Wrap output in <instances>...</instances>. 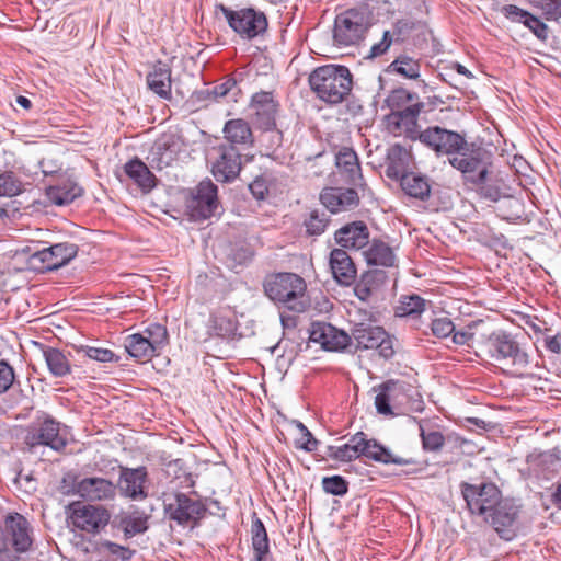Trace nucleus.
I'll return each mask as SVG.
<instances>
[{
  "instance_id": "f257e3e1",
  "label": "nucleus",
  "mask_w": 561,
  "mask_h": 561,
  "mask_svg": "<svg viewBox=\"0 0 561 561\" xmlns=\"http://www.w3.org/2000/svg\"><path fill=\"white\" fill-rule=\"evenodd\" d=\"M420 140L439 153H456L450 159V164L466 174V179L474 184H482L486 181L488 168L483 163L488 151L483 148L471 145L466 147L463 137L438 126L430 127L420 134Z\"/></svg>"
},
{
  "instance_id": "f03ea898",
  "label": "nucleus",
  "mask_w": 561,
  "mask_h": 561,
  "mask_svg": "<svg viewBox=\"0 0 561 561\" xmlns=\"http://www.w3.org/2000/svg\"><path fill=\"white\" fill-rule=\"evenodd\" d=\"M309 84L320 100L339 104L351 93L353 78L347 67L325 65L310 73Z\"/></svg>"
},
{
  "instance_id": "7ed1b4c3",
  "label": "nucleus",
  "mask_w": 561,
  "mask_h": 561,
  "mask_svg": "<svg viewBox=\"0 0 561 561\" xmlns=\"http://www.w3.org/2000/svg\"><path fill=\"white\" fill-rule=\"evenodd\" d=\"M266 296L284 305L295 312H304L307 308L305 294L306 282L295 273H277L268 275L263 284Z\"/></svg>"
},
{
  "instance_id": "20e7f679",
  "label": "nucleus",
  "mask_w": 561,
  "mask_h": 561,
  "mask_svg": "<svg viewBox=\"0 0 561 561\" xmlns=\"http://www.w3.org/2000/svg\"><path fill=\"white\" fill-rule=\"evenodd\" d=\"M215 13H221L232 31L243 39H253L267 30L266 15L253 8L231 9L219 3L215 7Z\"/></svg>"
},
{
  "instance_id": "39448f33",
  "label": "nucleus",
  "mask_w": 561,
  "mask_h": 561,
  "mask_svg": "<svg viewBox=\"0 0 561 561\" xmlns=\"http://www.w3.org/2000/svg\"><path fill=\"white\" fill-rule=\"evenodd\" d=\"M60 490L64 494H78L89 501L113 500L116 495V486L110 480L99 477L78 480L72 472L64 476Z\"/></svg>"
},
{
  "instance_id": "423d86ee",
  "label": "nucleus",
  "mask_w": 561,
  "mask_h": 561,
  "mask_svg": "<svg viewBox=\"0 0 561 561\" xmlns=\"http://www.w3.org/2000/svg\"><path fill=\"white\" fill-rule=\"evenodd\" d=\"M66 513L69 525L92 535L100 533L111 518L106 508L81 502L70 503L66 507Z\"/></svg>"
},
{
  "instance_id": "0eeeda50",
  "label": "nucleus",
  "mask_w": 561,
  "mask_h": 561,
  "mask_svg": "<svg viewBox=\"0 0 561 561\" xmlns=\"http://www.w3.org/2000/svg\"><path fill=\"white\" fill-rule=\"evenodd\" d=\"M164 510L171 520L185 526L197 525L206 514V506L201 500L184 493H175L164 500Z\"/></svg>"
},
{
  "instance_id": "6e6552de",
  "label": "nucleus",
  "mask_w": 561,
  "mask_h": 561,
  "mask_svg": "<svg viewBox=\"0 0 561 561\" xmlns=\"http://www.w3.org/2000/svg\"><path fill=\"white\" fill-rule=\"evenodd\" d=\"M350 336L352 341L356 343V348H376L379 355L386 359L392 357L394 354L392 340L381 327L356 323Z\"/></svg>"
},
{
  "instance_id": "1a4fd4ad",
  "label": "nucleus",
  "mask_w": 561,
  "mask_h": 561,
  "mask_svg": "<svg viewBox=\"0 0 561 561\" xmlns=\"http://www.w3.org/2000/svg\"><path fill=\"white\" fill-rule=\"evenodd\" d=\"M365 15L357 10H347L335 18L333 38L340 46L358 44L367 32Z\"/></svg>"
},
{
  "instance_id": "9d476101",
  "label": "nucleus",
  "mask_w": 561,
  "mask_h": 561,
  "mask_svg": "<svg viewBox=\"0 0 561 561\" xmlns=\"http://www.w3.org/2000/svg\"><path fill=\"white\" fill-rule=\"evenodd\" d=\"M216 157L211 164V172L219 182L233 181L241 171V153L234 146L221 144L214 149Z\"/></svg>"
},
{
  "instance_id": "9b49d317",
  "label": "nucleus",
  "mask_w": 561,
  "mask_h": 561,
  "mask_svg": "<svg viewBox=\"0 0 561 561\" xmlns=\"http://www.w3.org/2000/svg\"><path fill=\"white\" fill-rule=\"evenodd\" d=\"M188 208L196 219H206L215 215L219 208L217 186L210 180L202 181L193 192Z\"/></svg>"
},
{
  "instance_id": "f8f14e48",
  "label": "nucleus",
  "mask_w": 561,
  "mask_h": 561,
  "mask_svg": "<svg viewBox=\"0 0 561 561\" xmlns=\"http://www.w3.org/2000/svg\"><path fill=\"white\" fill-rule=\"evenodd\" d=\"M519 506L514 500H503L493 507V530L505 541L515 538L518 530Z\"/></svg>"
},
{
  "instance_id": "ddd939ff",
  "label": "nucleus",
  "mask_w": 561,
  "mask_h": 561,
  "mask_svg": "<svg viewBox=\"0 0 561 561\" xmlns=\"http://www.w3.org/2000/svg\"><path fill=\"white\" fill-rule=\"evenodd\" d=\"M25 442L31 447L45 445L56 451L64 449L67 445V438L60 432V424L53 419H46L37 427L32 428Z\"/></svg>"
},
{
  "instance_id": "4468645a",
  "label": "nucleus",
  "mask_w": 561,
  "mask_h": 561,
  "mask_svg": "<svg viewBox=\"0 0 561 561\" xmlns=\"http://www.w3.org/2000/svg\"><path fill=\"white\" fill-rule=\"evenodd\" d=\"M0 530L9 539V547H12L16 552H25L31 548L30 523L23 515L19 513L9 514L5 517L4 527Z\"/></svg>"
},
{
  "instance_id": "2eb2a0df",
  "label": "nucleus",
  "mask_w": 561,
  "mask_h": 561,
  "mask_svg": "<svg viewBox=\"0 0 561 561\" xmlns=\"http://www.w3.org/2000/svg\"><path fill=\"white\" fill-rule=\"evenodd\" d=\"M310 340L319 343L323 350L336 352L348 346L352 337L330 323L317 322L312 324Z\"/></svg>"
},
{
  "instance_id": "dca6fc26",
  "label": "nucleus",
  "mask_w": 561,
  "mask_h": 561,
  "mask_svg": "<svg viewBox=\"0 0 561 561\" xmlns=\"http://www.w3.org/2000/svg\"><path fill=\"white\" fill-rule=\"evenodd\" d=\"M147 469L138 468H121L119 488L122 493L133 500H142L147 497L145 483L147 481Z\"/></svg>"
},
{
  "instance_id": "f3484780",
  "label": "nucleus",
  "mask_w": 561,
  "mask_h": 561,
  "mask_svg": "<svg viewBox=\"0 0 561 561\" xmlns=\"http://www.w3.org/2000/svg\"><path fill=\"white\" fill-rule=\"evenodd\" d=\"M320 199L331 213L350 210L359 203L358 194L354 188L343 187H329L323 190Z\"/></svg>"
},
{
  "instance_id": "a211bd4d",
  "label": "nucleus",
  "mask_w": 561,
  "mask_h": 561,
  "mask_svg": "<svg viewBox=\"0 0 561 561\" xmlns=\"http://www.w3.org/2000/svg\"><path fill=\"white\" fill-rule=\"evenodd\" d=\"M334 239L343 249L359 250L369 244V230L365 222L353 221L336 230Z\"/></svg>"
},
{
  "instance_id": "6ab92c4d",
  "label": "nucleus",
  "mask_w": 561,
  "mask_h": 561,
  "mask_svg": "<svg viewBox=\"0 0 561 561\" xmlns=\"http://www.w3.org/2000/svg\"><path fill=\"white\" fill-rule=\"evenodd\" d=\"M493 359L497 363L496 366L506 371L508 368L516 364L526 363V354L520 352L517 344L507 335H499L495 343V354ZM493 366L495 364L493 363Z\"/></svg>"
},
{
  "instance_id": "aec40b11",
  "label": "nucleus",
  "mask_w": 561,
  "mask_h": 561,
  "mask_svg": "<svg viewBox=\"0 0 561 561\" xmlns=\"http://www.w3.org/2000/svg\"><path fill=\"white\" fill-rule=\"evenodd\" d=\"M335 164L344 181L351 185L362 186L363 174L357 153L351 148H342L335 156Z\"/></svg>"
},
{
  "instance_id": "412c9836",
  "label": "nucleus",
  "mask_w": 561,
  "mask_h": 561,
  "mask_svg": "<svg viewBox=\"0 0 561 561\" xmlns=\"http://www.w3.org/2000/svg\"><path fill=\"white\" fill-rule=\"evenodd\" d=\"M330 268L334 279L343 286L353 284L356 278L355 264L344 249H333L331 251Z\"/></svg>"
},
{
  "instance_id": "4be33fe9",
  "label": "nucleus",
  "mask_w": 561,
  "mask_h": 561,
  "mask_svg": "<svg viewBox=\"0 0 561 561\" xmlns=\"http://www.w3.org/2000/svg\"><path fill=\"white\" fill-rule=\"evenodd\" d=\"M388 274L381 268H370L362 274L359 280L355 284L354 294L362 301H368L386 285Z\"/></svg>"
},
{
  "instance_id": "5701e85b",
  "label": "nucleus",
  "mask_w": 561,
  "mask_h": 561,
  "mask_svg": "<svg viewBox=\"0 0 561 561\" xmlns=\"http://www.w3.org/2000/svg\"><path fill=\"white\" fill-rule=\"evenodd\" d=\"M486 488V484H481L480 486L469 483L462 484V495L467 502L468 508L472 514L483 516L485 522L491 511V501L485 491Z\"/></svg>"
},
{
  "instance_id": "b1692460",
  "label": "nucleus",
  "mask_w": 561,
  "mask_h": 561,
  "mask_svg": "<svg viewBox=\"0 0 561 561\" xmlns=\"http://www.w3.org/2000/svg\"><path fill=\"white\" fill-rule=\"evenodd\" d=\"M237 328V318L230 309H220L214 312L209 318L208 332L213 336L222 339L233 337Z\"/></svg>"
},
{
  "instance_id": "393cba45",
  "label": "nucleus",
  "mask_w": 561,
  "mask_h": 561,
  "mask_svg": "<svg viewBox=\"0 0 561 561\" xmlns=\"http://www.w3.org/2000/svg\"><path fill=\"white\" fill-rule=\"evenodd\" d=\"M147 84L151 91L163 99H170L171 94V69L170 67L158 61L147 76Z\"/></svg>"
},
{
  "instance_id": "a878e982",
  "label": "nucleus",
  "mask_w": 561,
  "mask_h": 561,
  "mask_svg": "<svg viewBox=\"0 0 561 561\" xmlns=\"http://www.w3.org/2000/svg\"><path fill=\"white\" fill-rule=\"evenodd\" d=\"M224 137L229 142L228 146L241 145L252 146L253 134L248 122L242 118L229 119L224 126Z\"/></svg>"
},
{
  "instance_id": "bb28decb",
  "label": "nucleus",
  "mask_w": 561,
  "mask_h": 561,
  "mask_svg": "<svg viewBox=\"0 0 561 561\" xmlns=\"http://www.w3.org/2000/svg\"><path fill=\"white\" fill-rule=\"evenodd\" d=\"M410 163V154L401 145H393L388 150L386 175L393 180H401Z\"/></svg>"
},
{
  "instance_id": "cd10ccee",
  "label": "nucleus",
  "mask_w": 561,
  "mask_h": 561,
  "mask_svg": "<svg viewBox=\"0 0 561 561\" xmlns=\"http://www.w3.org/2000/svg\"><path fill=\"white\" fill-rule=\"evenodd\" d=\"M126 175L134 181L142 192H149L156 186V176L138 158L128 161L124 167Z\"/></svg>"
},
{
  "instance_id": "c85d7f7f",
  "label": "nucleus",
  "mask_w": 561,
  "mask_h": 561,
  "mask_svg": "<svg viewBox=\"0 0 561 561\" xmlns=\"http://www.w3.org/2000/svg\"><path fill=\"white\" fill-rule=\"evenodd\" d=\"M400 394H403V385L399 381L388 380L380 386V392L375 398V405L380 414H393L391 403L396 404Z\"/></svg>"
},
{
  "instance_id": "c756f323",
  "label": "nucleus",
  "mask_w": 561,
  "mask_h": 561,
  "mask_svg": "<svg viewBox=\"0 0 561 561\" xmlns=\"http://www.w3.org/2000/svg\"><path fill=\"white\" fill-rule=\"evenodd\" d=\"M364 255L370 266L392 267L396 265L392 248L381 240H373Z\"/></svg>"
},
{
  "instance_id": "7c9ffc66",
  "label": "nucleus",
  "mask_w": 561,
  "mask_h": 561,
  "mask_svg": "<svg viewBox=\"0 0 561 561\" xmlns=\"http://www.w3.org/2000/svg\"><path fill=\"white\" fill-rule=\"evenodd\" d=\"M363 432L353 435L350 440L341 446H329L327 456L331 459L348 462L362 456Z\"/></svg>"
},
{
  "instance_id": "2f4dec72",
  "label": "nucleus",
  "mask_w": 561,
  "mask_h": 561,
  "mask_svg": "<svg viewBox=\"0 0 561 561\" xmlns=\"http://www.w3.org/2000/svg\"><path fill=\"white\" fill-rule=\"evenodd\" d=\"M82 188L75 182L67 180L46 190L47 198L57 206H65L81 196Z\"/></svg>"
},
{
  "instance_id": "473e14b6",
  "label": "nucleus",
  "mask_w": 561,
  "mask_h": 561,
  "mask_svg": "<svg viewBox=\"0 0 561 561\" xmlns=\"http://www.w3.org/2000/svg\"><path fill=\"white\" fill-rule=\"evenodd\" d=\"M400 185L403 192L410 197L421 201H425L430 197L431 185L428 180L423 175L410 172L402 176Z\"/></svg>"
},
{
  "instance_id": "72a5a7b5",
  "label": "nucleus",
  "mask_w": 561,
  "mask_h": 561,
  "mask_svg": "<svg viewBox=\"0 0 561 561\" xmlns=\"http://www.w3.org/2000/svg\"><path fill=\"white\" fill-rule=\"evenodd\" d=\"M251 534L254 561H270L271 558L267 531L260 518H255L252 522Z\"/></svg>"
},
{
  "instance_id": "f704fd0d",
  "label": "nucleus",
  "mask_w": 561,
  "mask_h": 561,
  "mask_svg": "<svg viewBox=\"0 0 561 561\" xmlns=\"http://www.w3.org/2000/svg\"><path fill=\"white\" fill-rule=\"evenodd\" d=\"M362 456L371 459L377 462L381 463H396V465H403L405 461H403L401 458H396L391 455L390 450H388L386 447L377 443L375 439H367L366 434L363 433V442H362Z\"/></svg>"
},
{
  "instance_id": "c9c22d12",
  "label": "nucleus",
  "mask_w": 561,
  "mask_h": 561,
  "mask_svg": "<svg viewBox=\"0 0 561 561\" xmlns=\"http://www.w3.org/2000/svg\"><path fill=\"white\" fill-rule=\"evenodd\" d=\"M252 106L255 108V114L262 117V123L266 129L275 125V113L277 104L274 102L271 93L263 92L253 96Z\"/></svg>"
},
{
  "instance_id": "e433bc0d",
  "label": "nucleus",
  "mask_w": 561,
  "mask_h": 561,
  "mask_svg": "<svg viewBox=\"0 0 561 561\" xmlns=\"http://www.w3.org/2000/svg\"><path fill=\"white\" fill-rule=\"evenodd\" d=\"M125 348L131 357L140 362L149 360L157 355L150 342L139 333L126 337Z\"/></svg>"
},
{
  "instance_id": "4c0bfd02",
  "label": "nucleus",
  "mask_w": 561,
  "mask_h": 561,
  "mask_svg": "<svg viewBox=\"0 0 561 561\" xmlns=\"http://www.w3.org/2000/svg\"><path fill=\"white\" fill-rule=\"evenodd\" d=\"M43 355L53 376L64 377L70 374V362L60 350L54 347H45L43 350Z\"/></svg>"
},
{
  "instance_id": "58836bf2",
  "label": "nucleus",
  "mask_w": 561,
  "mask_h": 561,
  "mask_svg": "<svg viewBox=\"0 0 561 561\" xmlns=\"http://www.w3.org/2000/svg\"><path fill=\"white\" fill-rule=\"evenodd\" d=\"M119 526L126 538L144 534L148 529V516L140 512H133L119 518Z\"/></svg>"
},
{
  "instance_id": "ea45409f",
  "label": "nucleus",
  "mask_w": 561,
  "mask_h": 561,
  "mask_svg": "<svg viewBox=\"0 0 561 561\" xmlns=\"http://www.w3.org/2000/svg\"><path fill=\"white\" fill-rule=\"evenodd\" d=\"M389 70L404 78L415 80L420 77L421 65L419 59L400 55L389 65Z\"/></svg>"
},
{
  "instance_id": "a19ab883",
  "label": "nucleus",
  "mask_w": 561,
  "mask_h": 561,
  "mask_svg": "<svg viewBox=\"0 0 561 561\" xmlns=\"http://www.w3.org/2000/svg\"><path fill=\"white\" fill-rule=\"evenodd\" d=\"M49 253L53 257L51 262L54 270L68 264L78 253V245L71 242L56 243L48 247Z\"/></svg>"
},
{
  "instance_id": "79ce46f5",
  "label": "nucleus",
  "mask_w": 561,
  "mask_h": 561,
  "mask_svg": "<svg viewBox=\"0 0 561 561\" xmlns=\"http://www.w3.org/2000/svg\"><path fill=\"white\" fill-rule=\"evenodd\" d=\"M426 301L417 295L403 296L394 309L397 317H415L424 311Z\"/></svg>"
},
{
  "instance_id": "37998d69",
  "label": "nucleus",
  "mask_w": 561,
  "mask_h": 561,
  "mask_svg": "<svg viewBox=\"0 0 561 561\" xmlns=\"http://www.w3.org/2000/svg\"><path fill=\"white\" fill-rule=\"evenodd\" d=\"M422 106V103L419 102L409 103L408 105L399 108V111L392 112L390 114V123L396 124L397 127H399L401 124L405 126L414 125Z\"/></svg>"
},
{
  "instance_id": "c03bdc74",
  "label": "nucleus",
  "mask_w": 561,
  "mask_h": 561,
  "mask_svg": "<svg viewBox=\"0 0 561 561\" xmlns=\"http://www.w3.org/2000/svg\"><path fill=\"white\" fill-rule=\"evenodd\" d=\"M24 191V184L13 171L0 173V196L13 197Z\"/></svg>"
},
{
  "instance_id": "a18cd8bd",
  "label": "nucleus",
  "mask_w": 561,
  "mask_h": 561,
  "mask_svg": "<svg viewBox=\"0 0 561 561\" xmlns=\"http://www.w3.org/2000/svg\"><path fill=\"white\" fill-rule=\"evenodd\" d=\"M493 213L504 219L514 220L519 218V202L512 197L493 198Z\"/></svg>"
},
{
  "instance_id": "49530a36",
  "label": "nucleus",
  "mask_w": 561,
  "mask_h": 561,
  "mask_svg": "<svg viewBox=\"0 0 561 561\" xmlns=\"http://www.w3.org/2000/svg\"><path fill=\"white\" fill-rule=\"evenodd\" d=\"M415 100H417V95L415 93H411L408 90L400 88L391 91L385 102L392 113Z\"/></svg>"
},
{
  "instance_id": "de8ad7c7",
  "label": "nucleus",
  "mask_w": 561,
  "mask_h": 561,
  "mask_svg": "<svg viewBox=\"0 0 561 561\" xmlns=\"http://www.w3.org/2000/svg\"><path fill=\"white\" fill-rule=\"evenodd\" d=\"M145 333L147 334L145 337L153 346L154 352L159 354L168 343V331L165 327L153 323L146 329Z\"/></svg>"
},
{
  "instance_id": "09e8293b",
  "label": "nucleus",
  "mask_w": 561,
  "mask_h": 561,
  "mask_svg": "<svg viewBox=\"0 0 561 561\" xmlns=\"http://www.w3.org/2000/svg\"><path fill=\"white\" fill-rule=\"evenodd\" d=\"M53 257L49 253V249L48 248H44L42 250H37L35 252H33L30 256H28V266L34 270V271H37V272H46V271H54V267H53V262H51Z\"/></svg>"
},
{
  "instance_id": "8fccbe9b",
  "label": "nucleus",
  "mask_w": 561,
  "mask_h": 561,
  "mask_svg": "<svg viewBox=\"0 0 561 561\" xmlns=\"http://www.w3.org/2000/svg\"><path fill=\"white\" fill-rule=\"evenodd\" d=\"M531 3L548 21H558L561 18V0H533Z\"/></svg>"
},
{
  "instance_id": "3c124183",
  "label": "nucleus",
  "mask_w": 561,
  "mask_h": 561,
  "mask_svg": "<svg viewBox=\"0 0 561 561\" xmlns=\"http://www.w3.org/2000/svg\"><path fill=\"white\" fill-rule=\"evenodd\" d=\"M329 224V218L324 213L319 214L317 210L310 213L309 218L305 221L306 231L310 236H320L324 232Z\"/></svg>"
},
{
  "instance_id": "603ef678",
  "label": "nucleus",
  "mask_w": 561,
  "mask_h": 561,
  "mask_svg": "<svg viewBox=\"0 0 561 561\" xmlns=\"http://www.w3.org/2000/svg\"><path fill=\"white\" fill-rule=\"evenodd\" d=\"M322 488L329 494L344 495L348 490V483L343 477L333 476L323 478Z\"/></svg>"
},
{
  "instance_id": "864d4df0",
  "label": "nucleus",
  "mask_w": 561,
  "mask_h": 561,
  "mask_svg": "<svg viewBox=\"0 0 561 561\" xmlns=\"http://www.w3.org/2000/svg\"><path fill=\"white\" fill-rule=\"evenodd\" d=\"M236 80L234 79H227L225 82L217 84L213 88H207L204 91H202V94H205L207 98L214 99V100H220L225 99L228 93L236 88Z\"/></svg>"
},
{
  "instance_id": "5fc2aeb1",
  "label": "nucleus",
  "mask_w": 561,
  "mask_h": 561,
  "mask_svg": "<svg viewBox=\"0 0 561 561\" xmlns=\"http://www.w3.org/2000/svg\"><path fill=\"white\" fill-rule=\"evenodd\" d=\"M523 24L528 27L537 38L541 41H546L548 38V26L531 13L528 12L526 19L523 20Z\"/></svg>"
},
{
  "instance_id": "6e6d98bb",
  "label": "nucleus",
  "mask_w": 561,
  "mask_h": 561,
  "mask_svg": "<svg viewBox=\"0 0 561 561\" xmlns=\"http://www.w3.org/2000/svg\"><path fill=\"white\" fill-rule=\"evenodd\" d=\"M431 329L436 337L445 339L455 331V324L449 318L442 317L432 321Z\"/></svg>"
},
{
  "instance_id": "4d7b16f0",
  "label": "nucleus",
  "mask_w": 561,
  "mask_h": 561,
  "mask_svg": "<svg viewBox=\"0 0 561 561\" xmlns=\"http://www.w3.org/2000/svg\"><path fill=\"white\" fill-rule=\"evenodd\" d=\"M15 380V373L8 362L0 360V394L7 392Z\"/></svg>"
},
{
  "instance_id": "13d9d810",
  "label": "nucleus",
  "mask_w": 561,
  "mask_h": 561,
  "mask_svg": "<svg viewBox=\"0 0 561 561\" xmlns=\"http://www.w3.org/2000/svg\"><path fill=\"white\" fill-rule=\"evenodd\" d=\"M80 352H83L87 357L101 363H107L114 359V353L107 348L83 346Z\"/></svg>"
},
{
  "instance_id": "bf43d9fd",
  "label": "nucleus",
  "mask_w": 561,
  "mask_h": 561,
  "mask_svg": "<svg viewBox=\"0 0 561 561\" xmlns=\"http://www.w3.org/2000/svg\"><path fill=\"white\" fill-rule=\"evenodd\" d=\"M101 546L104 551H106L113 556H117L122 560H129L134 553V551L130 550L129 548L119 546V545L108 541V540L102 542Z\"/></svg>"
},
{
  "instance_id": "052dcab7",
  "label": "nucleus",
  "mask_w": 561,
  "mask_h": 561,
  "mask_svg": "<svg viewBox=\"0 0 561 561\" xmlns=\"http://www.w3.org/2000/svg\"><path fill=\"white\" fill-rule=\"evenodd\" d=\"M500 12L512 22H520L526 19L528 11L523 10L514 4H507L500 9Z\"/></svg>"
},
{
  "instance_id": "680f3d73",
  "label": "nucleus",
  "mask_w": 561,
  "mask_h": 561,
  "mask_svg": "<svg viewBox=\"0 0 561 561\" xmlns=\"http://www.w3.org/2000/svg\"><path fill=\"white\" fill-rule=\"evenodd\" d=\"M423 446L428 450H437L444 444V437L438 432L422 433Z\"/></svg>"
},
{
  "instance_id": "e2e57ef3",
  "label": "nucleus",
  "mask_w": 561,
  "mask_h": 561,
  "mask_svg": "<svg viewBox=\"0 0 561 561\" xmlns=\"http://www.w3.org/2000/svg\"><path fill=\"white\" fill-rule=\"evenodd\" d=\"M392 41V35L390 34L389 31H386L383 33L382 39L379 43L371 46L370 57H378L383 55L390 48Z\"/></svg>"
},
{
  "instance_id": "0e129e2a",
  "label": "nucleus",
  "mask_w": 561,
  "mask_h": 561,
  "mask_svg": "<svg viewBox=\"0 0 561 561\" xmlns=\"http://www.w3.org/2000/svg\"><path fill=\"white\" fill-rule=\"evenodd\" d=\"M249 190L256 199H264L268 192L266 180L262 176H257L249 184Z\"/></svg>"
},
{
  "instance_id": "69168bd1",
  "label": "nucleus",
  "mask_w": 561,
  "mask_h": 561,
  "mask_svg": "<svg viewBox=\"0 0 561 561\" xmlns=\"http://www.w3.org/2000/svg\"><path fill=\"white\" fill-rule=\"evenodd\" d=\"M18 557L10 550L9 539L0 530V561H16Z\"/></svg>"
},
{
  "instance_id": "338daca9",
  "label": "nucleus",
  "mask_w": 561,
  "mask_h": 561,
  "mask_svg": "<svg viewBox=\"0 0 561 561\" xmlns=\"http://www.w3.org/2000/svg\"><path fill=\"white\" fill-rule=\"evenodd\" d=\"M299 427L304 432L302 439L300 447L307 451H312L317 448L318 440L311 435V433L308 431V428L304 424H299Z\"/></svg>"
},
{
  "instance_id": "774afa93",
  "label": "nucleus",
  "mask_w": 561,
  "mask_h": 561,
  "mask_svg": "<svg viewBox=\"0 0 561 561\" xmlns=\"http://www.w3.org/2000/svg\"><path fill=\"white\" fill-rule=\"evenodd\" d=\"M546 346L553 353H560L561 341L557 336L549 337L546 340Z\"/></svg>"
}]
</instances>
